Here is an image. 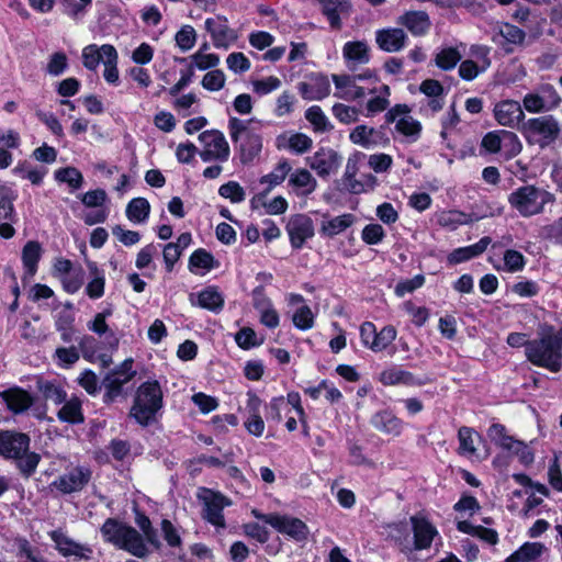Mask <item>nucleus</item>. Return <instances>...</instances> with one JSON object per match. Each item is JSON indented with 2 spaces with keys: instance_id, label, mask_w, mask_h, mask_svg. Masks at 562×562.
Wrapping results in <instances>:
<instances>
[{
  "instance_id": "obj_49",
  "label": "nucleus",
  "mask_w": 562,
  "mask_h": 562,
  "mask_svg": "<svg viewBox=\"0 0 562 562\" xmlns=\"http://www.w3.org/2000/svg\"><path fill=\"white\" fill-rule=\"evenodd\" d=\"M457 528L459 531L477 537L490 544H496L498 541V535L494 529L474 526L467 520L458 521Z\"/></svg>"
},
{
  "instance_id": "obj_34",
  "label": "nucleus",
  "mask_w": 562,
  "mask_h": 562,
  "mask_svg": "<svg viewBox=\"0 0 562 562\" xmlns=\"http://www.w3.org/2000/svg\"><path fill=\"white\" fill-rule=\"evenodd\" d=\"M0 395L8 408L14 414L25 412L32 406L34 401L33 396L21 387H11L1 392Z\"/></svg>"
},
{
  "instance_id": "obj_12",
  "label": "nucleus",
  "mask_w": 562,
  "mask_h": 562,
  "mask_svg": "<svg viewBox=\"0 0 562 562\" xmlns=\"http://www.w3.org/2000/svg\"><path fill=\"white\" fill-rule=\"evenodd\" d=\"M406 104H396L386 113V121L394 124L395 133L401 135L406 143H415L422 134V124L409 115Z\"/></svg>"
},
{
  "instance_id": "obj_36",
  "label": "nucleus",
  "mask_w": 562,
  "mask_h": 562,
  "mask_svg": "<svg viewBox=\"0 0 562 562\" xmlns=\"http://www.w3.org/2000/svg\"><path fill=\"white\" fill-rule=\"evenodd\" d=\"M460 456L473 460L477 456V445L481 442L480 434L471 427L463 426L458 431Z\"/></svg>"
},
{
  "instance_id": "obj_33",
  "label": "nucleus",
  "mask_w": 562,
  "mask_h": 562,
  "mask_svg": "<svg viewBox=\"0 0 562 562\" xmlns=\"http://www.w3.org/2000/svg\"><path fill=\"white\" fill-rule=\"evenodd\" d=\"M491 243L492 239L485 236L473 245L456 248L447 256V263L456 266L476 258L487 249Z\"/></svg>"
},
{
  "instance_id": "obj_1",
  "label": "nucleus",
  "mask_w": 562,
  "mask_h": 562,
  "mask_svg": "<svg viewBox=\"0 0 562 562\" xmlns=\"http://www.w3.org/2000/svg\"><path fill=\"white\" fill-rule=\"evenodd\" d=\"M411 532L403 524L392 527V538L405 554L428 550L436 540H441L436 525L425 513H417L409 517Z\"/></svg>"
},
{
  "instance_id": "obj_9",
  "label": "nucleus",
  "mask_w": 562,
  "mask_h": 562,
  "mask_svg": "<svg viewBox=\"0 0 562 562\" xmlns=\"http://www.w3.org/2000/svg\"><path fill=\"white\" fill-rule=\"evenodd\" d=\"M488 437L502 450L516 457L522 465H530L535 461V451L531 442L527 443L512 436L502 424H493L488 428Z\"/></svg>"
},
{
  "instance_id": "obj_17",
  "label": "nucleus",
  "mask_w": 562,
  "mask_h": 562,
  "mask_svg": "<svg viewBox=\"0 0 562 562\" xmlns=\"http://www.w3.org/2000/svg\"><path fill=\"white\" fill-rule=\"evenodd\" d=\"M269 525L296 542L306 541L310 535V529L303 520L289 515L277 514L269 519Z\"/></svg>"
},
{
  "instance_id": "obj_24",
  "label": "nucleus",
  "mask_w": 562,
  "mask_h": 562,
  "mask_svg": "<svg viewBox=\"0 0 562 562\" xmlns=\"http://www.w3.org/2000/svg\"><path fill=\"white\" fill-rule=\"evenodd\" d=\"M356 221V216L351 213H344L336 216L324 213L322 214L318 232L323 237L334 238L350 228Z\"/></svg>"
},
{
  "instance_id": "obj_20",
  "label": "nucleus",
  "mask_w": 562,
  "mask_h": 562,
  "mask_svg": "<svg viewBox=\"0 0 562 562\" xmlns=\"http://www.w3.org/2000/svg\"><path fill=\"white\" fill-rule=\"evenodd\" d=\"M493 114L499 125L512 128L518 126L525 119L521 104L509 99L497 102Z\"/></svg>"
},
{
  "instance_id": "obj_44",
  "label": "nucleus",
  "mask_w": 562,
  "mask_h": 562,
  "mask_svg": "<svg viewBox=\"0 0 562 562\" xmlns=\"http://www.w3.org/2000/svg\"><path fill=\"white\" fill-rule=\"evenodd\" d=\"M11 172L20 179L29 180L32 184L40 186L47 173V169L34 166L27 160H21Z\"/></svg>"
},
{
  "instance_id": "obj_41",
  "label": "nucleus",
  "mask_w": 562,
  "mask_h": 562,
  "mask_svg": "<svg viewBox=\"0 0 562 562\" xmlns=\"http://www.w3.org/2000/svg\"><path fill=\"white\" fill-rule=\"evenodd\" d=\"M372 425L378 430L393 437L400 436L403 431L404 426L403 422L400 418H397L394 414L387 411L376 413L372 417Z\"/></svg>"
},
{
  "instance_id": "obj_27",
  "label": "nucleus",
  "mask_w": 562,
  "mask_h": 562,
  "mask_svg": "<svg viewBox=\"0 0 562 562\" xmlns=\"http://www.w3.org/2000/svg\"><path fill=\"white\" fill-rule=\"evenodd\" d=\"M288 233L292 247L300 249L307 239L314 236L313 221L306 215H295L288 224Z\"/></svg>"
},
{
  "instance_id": "obj_62",
  "label": "nucleus",
  "mask_w": 562,
  "mask_h": 562,
  "mask_svg": "<svg viewBox=\"0 0 562 562\" xmlns=\"http://www.w3.org/2000/svg\"><path fill=\"white\" fill-rule=\"evenodd\" d=\"M85 279V272L81 268H75L71 270L68 274H66L64 278H61L59 281L63 285V289L69 293L75 294L77 293L82 284Z\"/></svg>"
},
{
  "instance_id": "obj_19",
  "label": "nucleus",
  "mask_w": 562,
  "mask_h": 562,
  "mask_svg": "<svg viewBox=\"0 0 562 562\" xmlns=\"http://www.w3.org/2000/svg\"><path fill=\"white\" fill-rule=\"evenodd\" d=\"M349 140L360 147L370 149L384 147L390 139L383 128H375L367 124L357 125L349 134Z\"/></svg>"
},
{
  "instance_id": "obj_57",
  "label": "nucleus",
  "mask_w": 562,
  "mask_h": 562,
  "mask_svg": "<svg viewBox=\"0 0 562 562\" xmlns=\"http://www.w3.org/2000/svg\"><path fill=\"white\" fill-rule=\"evenodd\" d=\"M97 345V341L93 337H85L80 342V349L82 351L83 358L90 362L101 363L103 367H108L111 363V358L103 353H97L93 350V347Z\"/></svg>"
},
{
  "instance_id": "obj_61",
  "label": "nucleus",
  "mask_w": 562,
  "mask_h": 562,
  "mask_svg": "<svg viewBox=\"0 0 562 562\" xmlns=\"http://www.w3.org/2000/svg\"><path fill=\"white\" fill-rule=\"evenodd\" d=\"M196 32L191 25L181 26L175 35L176 45L182 52H188L193 48L196 43Z\"/></svg>"
},
{
  "instance_id": "obj_56",
  "label": "nucleus",
  "mask_w": 562,
  "mask_h": 562,
  "mask_svg": "<svg viewBox=\"0 0 562 562\" xmlns=\"http://www.w3.org/2000/svg\"><path fill=\"white\" fill-rule=\"evenodd\" d=\"M292 323L294 327L300 330H308L315 325V314L310 306L303 304L294 311L292 315Z\"/></svg>"
},
{
  "instance_id": "obj_15",
  "label": "nucleus",
  "mask_w": 562,
  "mask_h": 562,
  "mask_svg": "<svg viewBox=\"0 0 562 562\" xmlns=\"http://www.w3.org/2000/svg\"><path fill=\"white\" fill-rule=\"evenodd\" d=\"M306 165L319 177L329 178L339 170L342 157L331 147H319L313 155L306 157Z\"/></svg>"
},
{
  "instance_id": "obj_50",
  "label": "nucleus",
  "mask_w": 562,
  "mask_h": 562,
  "mask_svg": "<svg viewBox=\"0 0 562 562\" xmlns=\"http://www.w3.org/2000/svg\"><path fill=\"white\" fill-rule=\"evenodd\" d=\"M14 191L5 183H0V222H14L15 211L13 201L15 200Z\"/></svg>"
},
{
  "instance_id": "obj_5",
  "label": "nucleus",
  "mask_w": 562,
  "mask_h": 562,
  "mask_svg": "<svg viewBox=\"0 0 562 562\" xmlns=\"http://www.w3.org/2000/svg\"><path fill=\"white\" fill-rule=\"evenodd\" d=\"M507 201L512 210L528 218L542 214L546 206L555 201V196L543 188L525 184L510 192Z\"/></svg>"
},
{
  "instance_id": "obj_63",
  "label": "nucleus",
  "mask_w": 562,
  "mask_h": 562,
  "mask_svg": "<svg viewBox=\"0 0 562 562\" xmlns=\"http://www.w3.org/2000/svg\"><path fill=\"white\" fill-rule=\"evenodd\" d=\"M192 66L199 70H206L214 68L220 64V57L216 54L204 52L203 48H199L191 56Z\"/></svg>"
},
{
  "instance_id": "obj_42",
  "label": "nucleus",
  "mask_w": 562,
  "mask_h": 562,
  "mask_svg": "<svg viewBox=\"0 0 562 562\" xmlns=\"http://www.w3.org/2000/svg\"><path fill=\"white\" fill-rule=\"evenodd\" d=\"M87 268L89 271L90 281L86 286V293L92 300L100 299L104 295V271L100 269L98 263L94 261H87Z\"/></svg>"
},
{
  "instance_id": "obj_53",
  "label": "nucleus",
  "mask_w": 562,
  "mask_h": 562,
  "mask_svg": "<svg viewBox=\"0 0 562 562\" xmlns=\"http://www.w3.org/2000/svg\"><path fill=\"white\" fill-rule=\"evenodd\" d=\"M380 381L384 385H396V384H412L414 378L412 373L398 368L391 367L385 369L380 374Z\"/></svg>"
},
{
  "instance_id": "obj_31",
  "label": "nucleus",
  "mask_w": 562,
  "mask_h": 562,
  "mask_svg": "<svg viewBox=\"0 0 562 562\" xmlns=\"http://www.w3.org/2000/svg\"><path fill=\"white\" fill-rule=\"evenodd\" d=\"M289 187L297 196H308L317 188V180L305 168H297L289 176Z\"/></svg>"
},
{
  "instance_id": "obj_28",
  "label": "nucleus",
  "mask_w": 562,
  "mask_h": 562,
  "mask_svg": "<svg viewBox=\"0 0 562 562\" xmlns=\"http://www.w3.org/2000/svg\"><path fill=\"white\" fill-rule=\"evenodd\" d=\"M548 554L549 548L544 543L528 541L508 555L504 562H541Z\"/></svg>"
},
{
  "instance_id": "obj_55",
  "label": "nucleus",
  "mask_w": 562,
  "mask_h": 562,
  "mask_svg": "<svg viewBox=\"0 0 562 562\" xmlns=\"http://www.w3.org/2000/svg\"><path fill=\"white\" fill-rule=\"evenodd\" d=\"M331 113L339 123L349 125L356 123L362 112L360 109L353 105L335 103L331 106Z\"/></svg>"
},
{
  "instance_id": "obj_48",
  "label": "nucleus",
  "mask_w": 562,
  "mask_h": 562,
  "mask_svg": "<svg viewBox=\"0 0 562 562\" xmlns=\"http://www.w3.org/2000/svg\"><path fill=\"white\" fill-rule=\"evenodd\" d=\"M291 165L286 159H281L268 175L260 178V183L266 184V191H270L274 187L281 184L286 176H290Z\"/></svg>"
},
{
  "instance_id": "obj_35",
  "label": "nucleus",
  "mask_w": 562,
  "mask_h": 562,
  "mask_svg": "<svg viewBox=\"0 0 562 562\" xmlns=\"http://www.w3.org/2000/svg\"><path fill=\"white\" fill-rule=\"evenodd\" d=\"M406 38V34L401 29L379 30L375 35L379 47L389 53L401 50L405 46Z\"/></svg>"
},
{
  "instance_id": "obj_26",
  "label": "nucleus",
  "mask_w": 562,
  "mask_h": 562,
  "mask_svg": "<svg viewBox=\"0 0 562 562\" xmlns=\"http://www.w3.org/2000/svg\"><path fill=\"white\" fill-rule=\"evenodd\" d=\"M90 471L85 468H75L56 479L52 486L63 494H70L83 488L90 480Z\"/></svg>"
},
{
  "instance_id": "obj_4",
  "label": "nucleus",
  "mask_w": 562,
  "mask_h": 562,
  "mask_svg": "<svg viewBox=\"0 0 562 562\" xmlns=\"http://www.w3.org/2000/svg\"><path fill=\"white\" fill-rule=\"evenodd\" d=\"M30 437L13 430L0 431V456L8 460H15L20 471L30 476L38 465L41 457L30 452Z\"/></svg>"
},
{
  "instance_id": "obj_29",
  "label": "nucleus",
  "mask_w": 562,
  "mask_h": 562,
  "mask_svg": "<svg viewBox=\"0 0 562 562\" xmlns=\"http://www.w3.org/2000/svg\"><path fill=\"white\" fill-rule=\"evenodd\" d=\"M276 146L280 150H288L296 155H302L312 148L313 140L310 136L303 133L284 132L277 137Z\"/></svg>"
},
{
  "instance_id": "obj_22",
  "label": "nucleus",
  "mask_w": 562,
  "mask_h": 562,
  "mask_svg": "<svg viewBox=\"0 0 562 562\" xmlns=\"http://www.w3.org/2000/svg\"><path fill=\"white\" fill-rule=\"evenodd\" d=\"M205 29L217 48H228L237 38L235 31L228 26L227 20L220 16L206 19Z\"/></svg>"
},
{
  "instance_id": "obj_51",
  "label": "nucleus",
  "mask_w": 562,
  "mask_h": 562,
  "mask_svg": "<svg viewBox=\"0 0 562 562\" xmlns=\"http://www.w3.org/2000/svg\"><path fill=\"white\" fill-rule=\"evenodd\" d=\"M470 222V216L461 211L446 210L437 214V223L449 231H456L458 227Z\"/></svg>"
},
{
  "instance_id": "obj_60",
  "label": "nucleus",
  "mask_w": 562,
  "mask_h": 562,
  "mask_svg": "<svg viewBox=\"0 0 562 562\" xmlns=\"http://www.w3.org/2000/svg\"><path fill=\"white\" fill-rule=\"evenodd\" d=\"M526 259L524 255L517 250L508 249L504 254L503 267H496L497 270L515 273L525 268Z\"/></svg>"
},
{
  "instance_id": "obj_37",
  "label": "nucleus",
  "mask_w": 562,
  "mask_h": 562,
  "mask_svg": "<svg viewBox=\"0 0 562 562\" xmlns=\"http://www.w3.org/2000/svg\"><path fill=\"white\" fill-rule=\"evenodd\" d=\"M217 267L213 255L203 248L194 250L189 258L188 268L195 276L203 277Z\"/></svg>"
},
{
  "instance_id": "obj_38",
  "label": "nucleus",
  "mask_w": 562,
  "mask_h": 562,
  "mask_svg": "<svg viewBox=\"0 0 562 562\" xmlns=\"http://www.w3.org/2000/svg\"><path fill=\"white\" fill-rule=\"evenodd\" d=\"M105 48H110L112 52H116L115 47L111 44H103L101 46L97 44H90L85 46L81 52L82 65L85 68L94 71L100 63L104 64L108 60Z\"/></svg>"
},
{
  "instance_id": "obj_46",
  "label": "nucleus",
  "mask_w": 562,
  "mask_h": 562,
  "mask_svg": "<svg viewBox=\"0 0 562 562\" xmlns=\"http://www.w3.org/2000/svg\"><path fill=\"white\" fill-rule=\"evenodd\" d=\"M42 257V247L40 243L30 240L27 241L22 250V262L25 269V273L32 278L37 270V263Z\"/></svg>"
},
{
  "instance_id": "obj_39",
  "label": "nucleus",
  "mask_w": 562,
  "mask_h": 562,
  "mask_svg": "<svg viewBox=\"0 0 562 562\" xmlns=\"http://www.w3.org/2000/svg\"><path fill=\"white\" fill-rule=\"evenodd\" d=\"M398 23L405 26L413 35L420 36L430 27V20L424 11H409L400 16Z\"/></svg>"
},
{
  "instance_id": "obj_2",
  "label": "nucleus",
  "mask_w": 562,
  "mask_h": 562,
  "mask_svg": "<svg viewBox=\"0 0 562 562\" xmlns=\"http://www.w3.org/2000/svg\"><path fill=\"white\" fill-rule=\"evenodd\" d=\"M526 358L532 364L557 373L562 368V342L559 330L546 325L539 330V339L527 345Z\"/></svg>"
},
{
  "instance_id": "obj_47",
  "label": "nucleus",
  "mask_w": 562,
  "mask_h": 562,
  "mask_svg": "<svg viewBox=\"0 0 562 562\" xmlns=\"http://www.w3.org/2000/svg\"><path fill=\"white\" fill-rule=\"evenodd\" d=\"M150 213V204L145 198H135L126 206V217L134 224L145 223Z\"/></svg>"
},
{
  "instance_id": "obj_30",
  "label": "nucleus",
  "mask_w": 562,
  "mask_h": 562,
  "mask_svg": "<svg viewBox=\"0 0 562 562\" xmlns=\"http://www.w3.org/2000/svg\"><path fill=\"white\" fill-rule=\"evenodd\" d=\"M190 302L193 306L217 313L223 308L224 296L216 286L210 285L190 294Z\"/></svg>"
},
{
  "instance_id": "obj_13",
  "label": "nucleus",
  "mask_w": 562,
  "mask_h": 562,
  "mask_svg": "<svg viewBox=\"0 0 562 562\" xmlns=\"http://www.w3.org/2000/svg\"><path fill=\"white\" fill-rule=\"evenodd\" d=\"M359 331L362 346L373 352L386 350L397 337V330L393 325L383 326L378 331L372 322L362 323Z\"/></svg>"
},
{
  "instance_id": "obj_8",
  "label": "nucleus",
  "mask_w": 562,
  "mask_h": 562,
  "mask_svg": "<svg viewBox=\"0 0 562 562\" xmlns=\"http://www.w3.org/2000/svg\"><path fill=\"white\" fill-rule=\"evenodd\" d=\"M335 87L334 95L347 102H353L363 99L367 95L368 86H361L360 82L368 81V85L375 83L376 75L371 70H366L358 75L335 74L331 76Z\"/></svg>"
},
{
  "instance_id": "obj_23",
  "label": "nucleus",
  "mask_w": 562,
  "mask_h": 562,
  "mask_svg": "<svg viewBox=\"0 0 562 562\" xmlns=\"http://www.w3.org/2000/svg\"><path fill=\"white\" fill-rule=\"evenodd\" d=\"M49 536L55 542L56 549L64 557H75L77 559L88 560L92 555V549L90 547L74 541L61 530H54Z\"/></svg>"
},
{
  "instance_id": "obj_11",
  "label": "nucleus",
  "mask_w": 562,
  "mask_h": 562,
  "mask_svg": "<svg viewBox=\"0 0 562 562\" xmlns=\"http://www.w3.org/2000/svg\"><path fill=\"white\" fill-rule=\"evenodd\" d=\"M521 132L529 144L544 147L559 135L558 122L552 116H539L524 123Z\"/></svg>"
},
{
  "instance_id": "obj_52",
  "label": "nucleus",
  "mask_w": 562,
  "mask_h": 562,
  "mask_svg": "<svg viewBox=\"0 0 562 562\" xmlns=\"http://www.w3.org/2000/svg\"><path fill=\"white\" fill-rule=\"evenodd\" d=\"M305 119L312 125L314 132L326 133L333 128L331 123L321 106L312 105L305 111Z\"/></svg>"
},
{
  "instance_id": "obj_32",
  "label": "nucleus",
  "mask_w": 562,
  "mask_h": 562,
  "mask_svg": "<svg viewBox=\"0 0 562 562\" xmlns=\"http://www.w3.org/2000/svg\"><path fill=\"white\" fill-rule=\"evenodd\" d=\"M342 57L349 69H355L370 60V48L364 41H350L342 47Z\"/></svg>"
},
{
  "instance_id": "obj_54",
  "label": "nucleus",
  "mask_w": 562,
  "mask_h": 562,
  "mask_svg": "<svg viewBox=\"0 0 562 562\" xmlns=\"http://www.w3.org/2000/svg\"><path fill=\"white\" fill-rule=\"evenodd\" d=\"M497 36L504 38L507 44L521 45L526 38V33L516 25L503 23L498 26L496 35L493 36L495 43H498Z\"/></svg>"
},
{
  "instance_id": "obj_7",
  "label": "nucleus",
  "mask_w": 562,
  "mask_h": 562,
  "mask_svg": "<svg viewBox=\"0 0 562 562\" xmlns=\"http://www.w3.org/2000/svg\"><path fill=\"white\" fill-rule=\"evenodd\" d=\"M101 533L104 541L112 543L119 549L143 558L148 553V548L143 537L136 529L109 518L101 527Z\"/></svg>"
},
{
  "instance_id": "obj_59",
  "label": "nucleus",
  "mask_w": 562,
  "mask_h": 562,
  "mask_svg": "<svg viewBox=\"0 0 562 562\" xmlns=\"http://www.w3.org/2000/svg\"><path fill=\"white\" fill-rule=\"evenodd\" d=\"M522 145L518 136L510 131L502 130V149L501 153L510 159L521 151Z\"/></svg>"
},
{
  "instance_id": "obj_58",
  "label": "nucleus",
  "mask_w": 562,
  "mask_h": 562,
  "mask_svg": "<svg viewBox=\"0 0 562 562\" xmlns=\"http://www.w3.org/2000/svg\"><path fill=\"white\" fill-rule=\"evenodd\" d=\"M55 179L58 182L67 183L71 190L79 189L83 182L81 172L75 167H66L56 170Z\"/></svg>"
},
{
  "instance_id": "obj_10",
  "label": "nucleus",
  "mask_w": 562,
  "mask_h": 562,
  "mask_svg": "<svg viewBox=\"0 0 562 562\" xmlns=\"http://www.w3.org/2000/svg\"><path fill=\"white\" fill-rule=\"evenodd\" d=\"M198 498L202 503V517L217 530L226 528L223 514L224 508L232 505V501L220 492L202 487L198 492Z\"/></svg>"
},
{
  "instance_id": "obj_43",
  "label": "nucleus",
  "mask_w": 562,
  "mask_h": 562,
  "mask_svg": "<svg viewBox=\"0 0 562 562\" xmlns=\"http://www.w3.org/2000/svg\"><path fill=\"white\" fill-rule=\"evenodd\" d=\"M57 417L61 423L81 424L85 422L81 401L72 396L63 403L57 412Z\"/></svg>"
},
{
  "instance_id": "obj_40",
  "label": "nucleus",
  "mask_w": 562,
  "mask_h": 562,
  "mask_svg": "<svg viewBox=\"0 0 562 562\" xmlns=\"http://www.w3.org/2000/svg\"><path fill=\"white\" fill-rule=\"evenodd\" d=\"M254 306L259 313V319L263 326L270 329H274L279 326L280 315L270 299L263 295L255 297Z\"/></svg>"
},
{
  "instance_id": "obj_14",
  "label": "nucleus",
  "mask_w": 562,
  "mask_h": 562,
  "mask_svg": "<svg viewBox=\"0 0 562 562\" xmlns=\"http://www.w3.org/2000/svg\"><path fill=\"white\" fill-rule=\"evenodd\" d=\"M202 145L200 157L203 161H225L229 156V146L224 134L217 130L204 131L199 135Z\"/></svg>"
},
{
  "instance_id": "obj_6",
  "label": "nucleus",
  "mask_w": 562,
  "mask_h": 562,
  "mask_svg": "<svg viewBox=\"0 0 562 562\" xmlns=\"http://www.w3.org/2000/svg\"><path fill=\"white\" fill-rule=\"evenodd\" d=\"M162 404L164 394L159 382L146 381L137 387L130 414L138 424L147 426L155 420Z\"/></svg>"
},
{
  "instance_id": "obj_16",
  "label": "nucleus",
  "mask_w": 562,
  "mask_h": 562,
  "mask_svg": "<svg viewBox=\"0 0 562 562\" xmlns=\"http://www.w3.org/2000/svg\"><path fill=\"white\" fill-rule=\"evenodd\" d=\"M301 97L307 101H319L330 94V81L321 72H313L304 77L297 85Z\"/></svg>"
},
{
  "instance_id": "obj_21",
  "label": "nucleus",
  "mask_w": 562,
  "mask_h": 562,
  "mask_svg": "<svg viewBox=\"0 0 562 562\" xmlns=\"http://www.w3.org/2000/svg\"><path fill=\"white\" fill-rule=\"evenodd\" d=\"M262 401L255 392L247 393L246 412L247 416L244 426L249 435L261 437L266 429V424L260 414Z\"/></svg>"
},
{
  "instance_id": "obj_3",
  "label": "nucleus",
  "mask_w": 562,
  "mask_h": 562,
  "mask_svg": "<svg viewBox=\"0 0 562 562\" xmlns=\"http://www.w3.org/2000/svg\"><path fill=\"white\" fill-rule=\"evenodd\" d=\"M228 133L231 139L237 145L239 157L243 164L252 162L259 157L262 143V122L252 117L241 120L235 116L228 119Z\"/></svg>"
},
{
  "instance_id": "obj_18",
  "label": "nucleus",
  "mask_w": 562,
  "mask_h": 562,
  "mask_svg": "<svg viewBox=\"0 0 562 562\" xmlns=\"http://www.w3.org/2000/svg\"><path fill=\"white\" fill-rule=\"evenodd\" d=\"M133 363L132 359H126L106 375L104 379L106 400L113 401L122 392V387L134 378Z\"/></svg>"
},
{
  "instance_id": "obj_64",
  "label": "nucleus",
  "mask_w": 562,
  "mask_h": 562,
  "mask_svg": "<svg viewBox=\"0 0 562 562\" xmlns=\"http://www.w3.org/2000/svg\"><path fill=\"white\" fill-rule=\"evenodd\" d=\"M218 194L232 203H240L246 198L244 188L236 181H228L222 184L218 189Z\"/></svg>"
},
{
  "instance_id": "obj_45",
  "label": "nucleus",
  "mask_w": 562,
  "mask_h": 562,
  "mask_svg": "<svg viewBox=\"0 0 562 562\" xmlns=\"http://www.w3.org/2000/svg\"><path fill=\"white\" fill-rule=\"evenodd\" d=\"M462 49H464L463 43H460L456 47L448 46L440 48L435 57L436 65L443 70L453 69L462 58Z\"/></svg>"
},
{
  "instance_id": "obj_25",
  "label": "nucleus",
  "mask_w": 562,
  "mask_h": 562,
  "mask_svg": "<svg viewBox=\"0 0 562 562\" xmlns=\"http://www.w3.org/2000/svg\"><path fill=\"white\" fill-rule=\"evenodd\" d=\"M370 99L367 101L364 106L363 115L371 117L378 113L385 111L390 104V88L386 85L380 83L376 79L375 83L368 85L367 95Z\"/></svg>"
}]
</instances>
